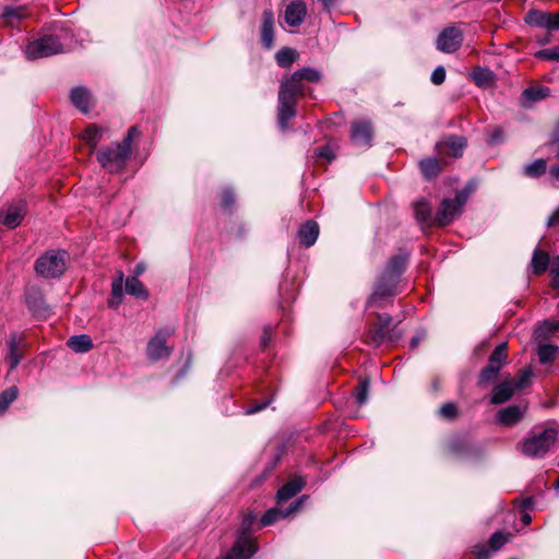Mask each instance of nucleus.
Masks as SVG:
<instances>
[{"instance_id": "nucleus-5", "label": "nucleus", "mask_w": 559, "mask_h": 559, "mask_svg": "<svg viewBox=\"0 0 559 559\" xmlns=\"http://www.w3.org/2000/svg\"><path fill=\"white\" fill-rule=\"evenodd\" d=\"M378 321L374 322L368 333V343L374 347H379L385 343H393L400 340L401 332L395 329L390 330L392 317L389 314H378Z\"/></svg>"}, {"instance_id": "nucleus-13", "label": "nucleus", "mask_w": 559, "mask_h": 559, "mask_svg": "<svg viewBox=\"0 0 559 559\" xmlns=\"http://www.w3.org/2000/svg\"><path fill=\"white\" fill-rule=\"evenodd\" d=\"M285 92L278 93L277 122L282 130L287 129L288 121L295 117L296 100L287 98Z\"/></svg>"}, {"instance_id": "nucleus-45", "label": "nucleus", "mask_w": 559, "mask_h": 559, "mask_svg": "<svg viewBox=\"0 0 559 559\" xmlns=\"http://www.w3.org/2000/svg\"><path fill=\"white\" fill-rule=\"evenodd\" d=\"M472 78L478 86H485L492 80V72L487 68H477L472 72Z\"/></svg>"}, {"instance_id": "nucleus-56", "label": "nucleus", "mask_w": 559, "mask_h": 559, "mask_svg": "<svg viewBox=\"0 0 559 559\" xmlns=\"http://www.w3.org/2000/svg\"><path fill=\"white\" fill-rule=\"evenodd\" d=\"M271 403V400H267V401H264L262 403H255L251 406H249L247 409H246V414L247 415H252V414H255V413H259L261 412L262 409L266 408V406Z\"/></svg>"}, {"instance_id": "nucleus-20", "label": "nucleus", "mask_w": 559, "mask_h": 559, "mask_svg": "<svg viewBox=\"0 0 559 559\" xmlns=\"http://www.w3.org/2000/svg\"><path fill=\"white\" fill-rule=\"evenodd\" d=\"M466 139L460 135H450L447 139L437 143V148L442 151L447 148L448 152L455 158L463 155L464 148L466 147Z\"/></svg>"}, {"instance_id": "nucleus-59", "label": "nucleus", "mask_w": 559, "mask_h": 559, "mask_svg": "<svg viewBox=\"0 0 559 559\" xmlns=\"http://www.w3.org/2000/svg\"><path fill=\"white\" fill-rule=\"evenodd\" d=\"M559 225V207L549 216L547 226L552 227Z\"/></svg>"}, {"instance_id": "nucleus-22", "label": "nucleus", "mask_w": 559, "mask_h": 559, "mask_svg": "<svg viewBox=\"0 0 559 559\" xmlns=\"http://www.w3.org/2000/svg\"><path fill=\"white\" fill-rule=\"evenodd\" d=\"M305 487V481L301 477H294L285 485H283L276 493L277 503L285 502L299 493Z\"/></svg>"}, {"instance_id": "nucleus-7", "label": "nucleus", "mask_w": 559, "mask_h": 559, "mask_svg": "<svg viewBox=\"0 0 559 559\" xmlns=\"http://www.w3.org/2000/svg\"><path fill=\"white\" fill-rule=\"evenodd\" d=\"M63 51V46L55 35H44L31 41L25 50L28 59L47 58Z\"/></svg>"}, {"instance_id": "nucleus-21", "label": "nucleus", "mask_w": 559, "mask_h": 559, "mask_svg": "<svg viewBox=\"0 0 559 559\" xmlns=\"http://www.w3.org/2000/svg\"><path fill=\"white\" fill-rule=\"evenodd\" d=\"M285 92V96L287 98L296 100L298 96H304L306 93V85L304 84L302 80L297 78L294 80V73L285 79L280 87L278 93Z\"/></svg>"}, {"instance_id": "nucleus-63", "label": "nucleus", "mask_w": 559, "mask_h": 559, "mask_svg": "<svg viewBox=\"0 0 559 559\" xmlns=\"http://www.w3.org/2000/svg\"><path fill=\"white\" fill-rule=\"evenodd\" d=\"M421 341V337L419 335H416L414 336L412 340H411V347L412 348H415L418 346V344L420 343Z\"/></svg>"}, {"instance_id": "nucleus-17", "label": "nucleus", "mask_w": 559, "mask_h": 559, "mask_svg": "<svg viewBox=\"0 0 559 559\" xmlns=\"http://www.w3.org/2000/svg\"><path fill=\"white\" fill-rule=\"evenodd\" d=\"M25 302L28 310L35 317H46L48 313V306L45 301L43 293L39 289H29L25 295Z\"/></svg>"}, {"instance_id": "nucleus-36", "label": "nucleus", "mask_w": 559, "mask_h": 559, "mask_svg": "<svg viewBox=\"0 0 559 559\" xmlns=\"http://www.w3.org/2000/svg\"><path fill=\"white\" fill-rule=\"evenodd\" d=\"M559 329V322L546 320L540 323L534 331L535 338L545 341L551 337Z\"/></svg>"}, {"instance_id": "nucleus-41", "label": "nucleus", "mask_w": 559, "mask_h": 559, "mask_svg": "<svg viewBox=\"0 0 559 559\" xmlns=\"http://www.w3.org/2000/svg\"><path fill=\"white\" fill-rule=\"evenodd\" d=\"M17 388L11 386L0 394V414L5 412L11 403L17 399Z\"/></svg>"}, {"instance_id": "nucleus-60", "label": "nucleus", "mask_w": 559, "mask_h": 559, "mask_svg": "<svg viewBox=\"0 0 559 559\" xmlns=\"http://www.w3.org/2000/svg\"><path fill=\"white\" fill-rule=\"evenodd\" d=\"M319 1L322 3L323 10L330 12L331 9L335 5L337 0H319Z\"/></svg>"}, {"instance_id": "nucleus-24", "label": "nucleus", "mask_w": 559, "mask_h": 559, "mask_svg": "<svg viewBox=\"0 0 559 559\" xmlns=\"http://www.w3.org/2000/svg\"><path fill=\"white\" fill-rule=\"evenodd\" d=\"M408 258H409V254L407 252H402L396 255H393L388 261L386 266L383 272L401 280V276L406 269Z\"/></svg>"}, {"instance_id": "nucleus-4", "label": "nucleus", "mask_w": 559, "mask_h": 559, "mask_svg": "<svg viewBox=\"0 0 559 559\" xmlns=\"http://www.w3.org/2000/svg\"><path fill=\"white\" fill-rule=\"evenodd\" d=\"M558 431L554 427L545 428L542 431L534 432L532 437L522 442L521 451L525 456L535 459L543 457L555 444Z\"/></svg>"}, {"instance_id": "nucleus-9", "label": "nucleus", "mask_w": 559, "mask_h": 559, "mask_svg": "<svg viewBox=\"0 0 559 559\" xmlns=\"http://www.w3.org/2000/svg\"><path fill=\"white\" fill-rule=\"evenodd\" d=\"M174 332V329H160L147 342L146 355L151 361L156 362L170 356L171 347L167 346L166 342Z\"/></svg>"}, {"instance_id": "nucleus-64", "label": "nucleus", "mask_w": 559, "mask_h": 559, "mask_svg": "<svg viewBox=\"0 0 559 559\" xmlns=\"http://www.w3.org/2000/svg\"><path fill=\"white\" fill-rule=\"evenodd\" d=\"M145 267L143 264H138L134 269V275L133 276H140L144 272Z\"/></svg>"}, {"instance_id": "nucleus-14", "label": "nucleus", "mask_w": 559, "mask_h": 559, "mask_svg": "<svg viewBox=\"0 0 559 559\" xmlns=\"http://www.w3.org/2000/svg\"><path fill=\"white\" fill-rule=\"evenodd\" d=\"M526 412V407L522 405H510L501 408L497 413V423L499 425L511 427L520 423Z\"/></svg>"}, {"instance_id": "nucleus-10", "label": "nucleus", "mask_w": 559, "mask_h": 559, "mask_svg": "<svg viewBox=\"0 0 559 559\" xmlns=\"http://www.w3.org/2000/svg\"><path fill=\"white\" fill-rule=\"evenodd\" d=\"M7 345L8 353L5 360L9 364L10 370H14L24 358L25 350L28 346L25 335L23 333H11L7 341Z\"/></svg>"}, {"instance_id": "nucleus-16", "label": "nucleus", "mask_w": 559, "mask_h": 559, "mask_svg": "<svg viewBox=\"0 0 559 559\" xmlns=\"http://www.w3.org/2000/svg\"><path fill=\"white\" fill-rule=\"evenodd\" d=\"M307 15V5L301 0L292 1L285 10V22L293 27L301 25Z\"/></svg>"}, {"instance_id": "nucleus-27", "label": "nucleus", "mask_w": 559, "mask_h": 559, "mask_svg": "<svg viewBox=\"0 0 559 559\" xmlns=\"http://www.w3.org/2000/svg\"><path fill=\"white\" fill-rule=\"evenodd\" d=\"M515 388L513 385V381H504L497 384L492 389V395L490 400L491 404L498 405L509 401L512 397Z\"/></svg>"}, {"instance_id": "nucleus-33", "label": "nucleus", "mask_w": 559, "mask_h": 559, "mask_svg": "<svg viewBox=\"0 0 559 559\" xmlns=\"http://www.w3.org/2000/svg\"><path fill=\"white\" fill-rule=\"evenodd\" d=\"M67 344L75 353H87L93 348V341L87 334L71 336Z\"/></svg>"}, {"instance_id": "nucleus-19", "label": "nucleus", "mask_w": 559, "mask_h": 559, "mask_svg": "<svg viewBox=\"0 0 559 559\" xmlns=\"http://www.w3.org/2000/svg\"><path fill=\"white\" fill-rule=\"evenodd\" d=\"M25 214H26V204H25V202L20 201L19 203L11 205L3 216H2V214H0V221L7 227L15 228L21 224Z\"/></svg>"}, {"instance_id": "nucleus-46", "label": "nucleus", "mask_w": 559, "mask_h": 559, "mask_svg": "<svg viewBox=\"0 0 559 559\" xmlns=\"http://www.w3.org/2000/svg\"><path fill=\"white\" fill-rule=\"evenodd\" d=\"M26 15L25 10L23 8H5L2 14V17L5 20L8 24H13L14 21H20Z\"/></svg>"}, {"instance_id": "nucleus-6", "label": "nucleus", "mask_w": 559, "mask_h": 559, "mask_svg": "<svg viewBox=\"0 0 559 559\" xmlns=\"http://www.w3.org/2000/svg\"><path fill=\"white\" fill-rule=\"evenodd\" d=\"M253 516H247L242 522V532L237 537L231 549L222 559H250L258 550L257 544L246 531L249 530Z\"/></svg>"}, {"instance_id": "nucleus-55", "label": "nucleus", "mask_w": 559, "mask_h": 559, "mask_svg": "<svg viewBox=\"0 0 559 559\" xmlns=\"http://www.w3.org/2000/svg\"><path fill=\"white\" fill-rule=\"evenodd\" d=\"M503 140V131L501 128H495L492 132L487 138V143L497 144L502 142Z\"/></svg>"}, {"instance_id": "nucleus-57", "label": "nucleus", "mask_w": 559, "mask_h": 559, "mask_svg": "<svg viewBox=\"0 0 559 559\" xmlns=\"http://www.w3.org/2000/svg\"><path fill=\"white\" fill-rule=\"evenodd\" d=\"M474 554L477 559H488L489 550L485 545H476L474 547Z\"/></svg>"}, {"instance_id": "nucleus-8", "label": "nucleus", "mask_w": 559, "mask_h": 559, "mask_svg": "<svg viewBox=\"0 0 559 559\" xmlns=\"http://www.w3.org/2000/svg\"><path fill=\"white\" fill-rule=\"evenodd\" d=\"M400 280L382 272L374 285L373 292L368 299L369 307H381L380 301L391 298L400 293Z\"/></svg>"}, {"instance_id": "nucleus-50", "label": "nucleus", "mask_w": 559, "mask_h": 559, "mask_svg": "<svg viewBox=\"0 0 559 559\" xmlns=\"http://www.w3.org/2000/svg\"><path fill=\"white\" fill-rule=\"evenodd\" d=\"M507 540L508 539L506 535L500 532H496L490 536L488 546L491 551H497L507 543Z\"/></svg>"}, {"instance_id": "nucleus-25", "label": "nucleus", "mask_w": 559, "mask_h": 559, "mask_svg": "<svg viewBox=\"0 0 559 559\" xmlns=\"http://www.w3.org/2000/svg\"><path fill=\"white\" fill-rule=\"evenodd\" d=\"M319 236V226L313 221H308L306 224L300 226L298 230V238L300 243L309 248L314 245Z\"/></svg>"}, {"instance_id": "nucleus-54", "label": "nucleus", "mask_w": 559, "mask_h": 559, "mask_svg": "<svg viewBox=\"0 0 559 559\" xmlns=\"http://www.w3.org/2000/svg\"><path fill=\"white\" fill-rule=\"evenodd\" d=\"M430 80L436 85L442 84L444 82V80H445V70H444V68L442 66L437 67L432 71Z\"/></svg>"}, {"instance_id": "nucleus-18", "label": "nucleus", "mask_w": 559, "mask_h": 559, "mask_svg": "<svg viewBox=\"0 0 559 559\" xmlns=\"http://www.w3.org/2000/svg\"><path fill=\"white\" fill-rule=\"evenodd\" d=\"M261 43L267 50L274 44V14L271 9L264 10L262 14Z\"/></svg>"}, {"instance_id": "nucleus-58", "label": "nucleus", "mask_w": 559, "mask_h": 559, "mask_svg": "<svg viewBox=\"0 0 559 559\" xmlns=\"http://www.w3.org/2000/svg\"><path fill=\"white\" fill-rule=\"evenodd\" d=\"M547 29L559 31V12L556 14H549V25H547Z\"/></svg>"}, {"instance_id": "nucleus-47", "label": "nucleus", "mask_w": 559, "mask_h": 559, "mask_svg": "<svg viewBox=\"0 0 559 559\" xmlns=\"http://www.w3.org/2000/svg\"><path fill=\"white\" fill-rule=\"evenodd\" d=\"M439 415L448 420H454L459 416V409L455 403H445L439 408Z\"/></svg>"}, {"instance_id": "nucleus-30", "label": "nucleus", "mask_w": 559, "mask_h": 559, "mask_svg": "<svg viewBox=\"0 0 559 559\" xmlns=\"http://www.w3.org/2000/svg\"><path fill=\"white\" fill-rule=\"evenodd\" d=\"M414 212H415V218L421 223L426 224L428 226L435 225L433 224V217L432 216V209L430 204L421 199L414 203Z\"/></svg>"}, {"instance_id": "nucleus-52", "label": "nucleus", "mask_w": 559, "mask_h": 559, "mask_svg": "<svg viewBox=\"0 0 559 559\" xmlns=\"http://www.w3.org/2000/svg\"><path fill=\"white\" fill-rule=\"evenodd\" d=\"M536 57L546 60L559 61V46L540 50L536 53Z\"/></svg>"}, {"instance_id": "nucleus-31", "label": "nucleus", "mask_w": 559, "mask_h": 559, "mask_svg": "<svg viewBox=\"0 0 559 559\" xmlns=\"http://www.w3.org/2000/svg\"><path fill=\"white\" fill-rule=\"evenodd\" d=\"M421 174L427 180H432L441 173L442 167L438 158L428 157L419 162Z\"/></svg>"}, {"instance_id": "nucleus-38", "label": "nucleus", "mask_w": 559, "mask_h": 559, "mask_svg": "<svg viewBox=\"0 0 559 559\" xmlns=\"http://www.w3.org/2000/svg\"><path fill=\"white\" fill-rule=\"evenodd\" d=\"M297 57V51L289 47H284L275 53V60L281 68L290 67Z\"/></svg>"}, {"instance_id": "nucleus-1", "label": "nucleus", "mask_w": 559, "mask_h": 559, "mask_svg": "<svg viewBox=\"0 0 559 559\" xmlns=\"http://www.w3.org/2000/svg\"><path fill=\"white\" fill-rule=\"evenodd\" d=\"M140 136L141 131L139 127H130L121 142H115L111 145L102 146L99 150H97V162L109 174L121 173L126 168L128 160L131 157L132 141Z\"/></svg>"}, {"instance_id": "nucleus-26", "label": "nucleus", "mask_w": 559, "mask_h": 559, "mask_svg": "<svg viewBox=\"0 0 559 559\" xmlns=\"http://www.w3.org/2000/svg\"><path fill=\"white\" fill-rule=\"evenodd\" d=\"M550 264L551 260L546 251L538 248L534 250L530 264L534 275L544 274L548 267L550 269Z\"/></svg>"}, {"instance_id": "nucleus-40", "label": "nucleus", "mask_w": 559, "mask_h": 559, "mask_svg": "<svg viewBox=\"0 0 559 559\" xmlns=\"http://www.w3.org/2000/svg\"><path fill=\"white\" fill-rule=\"evenodd\" d=\"M558 352V346L552 344H539L537 347V356L540 364L551 362Z\"/></svg>"}, {"instance_id": "nucleus-34", "label": "nucleus", "mask_w": 559, "mask_h": 559, "mask_svg": "<svg viewBox=\"0 0 559 559\" xmlns=\"http://www.w3.org/2000/svg\"><path fill=\"white\" fill-rule=\"evenodd\" d=\"M123 272L120 271L118 277L111 284V297L108 300L110 308H118L123 297Z\"/></svg>"}, {"instance_id": "nucleus-53", "label": "nucleus", "mask_w": 559, "mask_h": 559, "mask_svg": "<svg viewBox=\"0 0 559 559\" xmlns=\"http://www.w3.org/2000/svg\"><path fill=\"white\" fill-rule=\"evenodd\" d=\"M550 277L552 280L554 286L559 287V255L551 260Z\"/></svg>"}, {"instance_id": "nucleus-61", "label": "nucleus", "mask_w": 559, "mask_h": 559, "mask_svg": "<svg viewBox=\"0 0 559 559\" xmlns=\"http://www.w3.org/2000/svg\"><path fill=\"white\" fill-rule=\"evenodd\" d=\"M551 179L559 181V165L551 166L549 169Z\"/></svg>"}, {"instance_id": "nucleus-35", "label": "nucleus", "mask_w": 559, "mask_h": 559, "mask_svg": "<svg viewBox=\"0 0 559 559\" xmlns=\"http://www.w3.org/2000/svg\"><path fill=\"white\" fill-rule=\"evenodd\" d=\"M105 132V129L99 128L95 124L88 126L84 133H83V140L88 145L91 152L96 151L98 143L100 142L103 134Z\"/></svg>"}, {"instance_id": "nucleus-48", "label": "nucleus", "mask_w": 559, "mask_h": 559, "mask_svg": "<svg viewBox=\"0 0 559 559\" xmlns=\"http://www.w3.org/2000/svg\"><path fill=\"white\" fill-rule=\"evenodd\" d=\"M498 374L496 371L484 367L478 376V385L485 386L492 383L498 378Z\"/></svg>"}, {"instance_id": "nucleus-15", "label": "nucleus", "mask_w": 559, "mask_h": 559, "mask_svg": "<svg viewBox=\"0 0 559 559\" xmlns=\"http://www.w3.org/2000/svg\"><path fill=\"white\" fill-rule=\"evenodd\" d=\"M305 499L306 496L298 498L297 500L292 502L290 506L284 511L276 508L267 510L261 518V525L269 526L278 521L280 519H285L293 512L297 511L301 507Z\"/></svg>"}, {"instance_id": "nucleus-44", "label": "nucleus", "mask_w": 559, "mask_h": 559, "mask_svg": "<svg viewBox=\"0 0 559 559\" xmlns=\"http://www.w3.org/2000/svg\"><path fill=\"white\" fill-rule=\"evenodd\" d=\"M368 392H369V380L368 379H361L359 381V384L355 389V401L358 406H362L366 404L368 400Z\"/></svg>"}, {"instance_id": "nucleus-29", "label": "nucleus", "mask_w": 559, "mask_h": 559, "mask_svg": "<svg viewBox=\"0 0 559 559\" xmlns=\"http://www.w3.org/2000/svg\"><path fill=\"white\" fill-rule=\"evenodd\" d=\"M550 88L546 86H532L527 87L522 92L521 102L524 106H527L534 102L542 100L549 96Z\"/></svg>"}, {"instance_id": "nucleus-42", "label": "nucleus", "mask_w": 559, "mask_h": 559, "mask_svg": "<svg viewBox=\"0 0 559 559\" xmlns=\"http://www.w3.org/2000/svg\"><path fill=\"white\" fill-rule=\"evenodd\" d=\"M236 205V195L233 189L225 188L221 193V206L225 212L231 213Z\"/></svg>"}, {"instance_id": "nucleus-49", "label": "nucleus", "mask_w": 559, "mask_h": 559, "mask_svg": "<svg viewBox=\"0 0 559 559\" xmlns=\"http://www.w3.org/2000/svg\"><path fill=\"white\" fill-rule=\"evenodd\" d=\"M532 377V371L530 369H523L519 372L515 380L513 381V385L515 390H522L530 384V379Z\"/></svg>"}, {"instance_id": "nucleus-3", "label": "nucleus", "mask_w": 559, "mask_h": 559, "mask_svg": "<svg viewBox=\"0 0 559 559\" xmlns=\"http://www.w3.org/2000/svg\"><path fill=\"white\" fill-rule=\"evenodd\" d=\"M67 259L64 250H47L36 259L35 273L45 280L59 278L67 269Z\"/></svg>"}, {"instance_id": "nucleus-43", "label": "nucleus", "mask_w": 559, "mask_h": 559, "mask_svg": "<svg viewBox=\"0 0 559 559\" xmlns=\"http://www.w3.org/2000/svg\"><path fill=\"white\" fill-rule=\"evenodd\" d=\"M297 78L316 83L321 80V73L314 68H302L294 72V80Z\"/></svg>"}, {"instance_id": "nucleus-37", "label": "nucleus", "mask_w": 559, "mask_h": 559, "mask_svg": "<svg viewBox=\"0 0 559 559\" xmlns=\"http://www.w3.org/2000/svg\"><path fill=\"white\" fill-rule=\"evenodd\" d=\"M547 170V160L545 158L535 159L523 168L524 176L528 178H539Z\"/></svg>"}, {"instance_id": "nucleus-11", "label": "nucleus", "mask_w": 559, "mask_h": 559, "mask_svg": "<svg viewBox=\"0 0 559 559\" xmlns=\"http://www.w3.org/2000/svg\"><path fill=\"white\" fill-rule=\"evenodd\" d=\"M462 43L463 32L459 27L451 25L439 34L436 46L442 52L452 53L462 46Z\"/></svg>"}, {"instance_id": "nucleus-28", "label": "nucleus", "mask_w": 559, "mask_h": 559, "mask_svg": "<svg viewBox=\"0 0 559 559\" xmlns=\"http://www.w3.org/2000/svg\"><path fill=\"white\" fill-rule=\"evenodd\" d=\"M72 104L82 112L86 114L90 110L91 93L86 87L78 86L72 88L70 93Z\"/></svg>"}, {"instance_id": "nucleus-23", "label": "nucleus", "mask_w": 559, "mask_h": 559, "mask_svg": "<svg viewBox=\"0 0 559 559\" xmlns=\"http://www.w3.org/2000/svg\"><path fill=\"white\" fill-rule=\"evenodd\" d=\"M508 344L502 342L496 346L489 356L487 368L496 371L497 373L503 368L508 359Z\"/></svg>"}, {"instance_id": "nucleus-12", "label": "nucleus", "mask_w": 559, "mask_h": 559, "mask_svg": "<svg viewBox=\"0 0 559 559\" xmlns=\"http://www.w3.org/2000/svg\"><path fill=\"white\" fill-rule=\"evenodd\" d=\"M352 142L361 147H370L372 141V127L367 120L354 121L350 128Z\"/></svg>"}, {"instance_id": "nucleus-32", "label": "nucleus", "mask_w": 559, "mask_h": 559, "mask_svg": "<svg viewBox=\"0 0 559 559\" xmlns=\"http://www.w3.org/2000/svg\"><path fill=\"white\" fill-rule=\"evenodd\" d=\"M127 294L140 299H147L148 293L143 283L136 276H128L124 281Z\"/></svg>"}, {"instance_id": "nucleus-62", "label": "nucleus", "mask_w": 559, "mask_h": 559, "mask_svg": "<svg viewBox=\"0 0 559 559\" xmlns=\"http://www.w3.org/2000/svg\"><path fill=\"white\" fill-rule=\"evenodd\" d=\"M551 141L559 142V121L557 122L556 128L551 134Z\"/></svg>"}, {"instance_id": "nucleus-51", "label": "nucleus", "mask_w": 559, "mask_h": 559, "mask_svg": "<svg viewBox=\"0 0 559 559\" xmlns=\"http://www.w3.org/2000/svg\"><path fill=\"white\" fill-rule=\"evenodd\" d=\"M314 156L318 158L326 159L328 162H332L335 158L334 151L330 145H323L318 147L314 151Z\"/></svg>"}, {"instance_id": "nucleus-2", "label": "nucleus", "mask_w": 559, "mask_h": 559, "mask_svg": "<svg viewBox=\"0 0 559 559\" xmlns=\"http://www.w3.org/2000/svg\"><path fill=\"white\" fill-rule=\"evenodd\" d=\"M473 190L474 187L468 183L464 189L457 191L453 199L442 200L433 217L435 226L444 227L450 225L461 214Z\"/></svg>"}, {"instance_id": "nucleus-39", "label": "nucleus", "mask_w": 559, "mask_h": 559, "mask_svg": "<svg viewBox=\"0 0 559 559\" xmlns=\"http://www.w3.org/2000/svg\"><path fill=\"white\" fill-rule=\"evenodd\" d=\"M549 14L547 12L532 10L526 14L525 21L531 25L547 28L549 25Z\"/></svg>"}]
</instances>
